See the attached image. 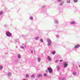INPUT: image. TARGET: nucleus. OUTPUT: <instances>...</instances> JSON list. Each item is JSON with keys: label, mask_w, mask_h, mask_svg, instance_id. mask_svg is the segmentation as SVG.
Wrapping results in <instances>:
<instances>
[{"label": "nucleus", "mask_w": 80, "mask_h": 80, "mask_svg": "<svg viewBox=\"0 0 80 80\" xmlns=\"http://www.w3.org/2000/svg\"><path fill=\"white\" fill-rule=\"evenodd\" d=\"M48 70L49 73H52V72H53V70L51 68H48Z\"/></svg>", "instance_id": "nucleus-1"}, {"label": "nucleus", "mask_w": 80, "mask_h": 80, "mask_svg": "<svg viewBox=\"0 0 80 80\" xmlns=\"http://www.w3.org/2000/svg\"><path fill=\"white\" fill-rule=\"evenodd\" d=\"M47 41L48 42V46H50V45H51V43H52L51 41L49 39H48L47 40Z\"/></svg>", "instance_id": "nucleus-2"}, {"label": "nucleus", "mask_w": 80, "mask_h": 80, "mask_svg": "<svg viewBox=\"0 0 80 80\" xmlns=\"http://www.w3.org/2000/svg\"><path fill=\"white\" fill-rule=\"evenodd\" d=\"M6 35L8 37H10L11 36V33L9 32H8L6 33Z\"/></svg>", "instance_id": "nucleus-3"}, {"label": "nucleus", "mask_w": 80, "mask_h": 80, "mask_svg": "<svg viewBox=\"0 0 80 80\" xmlns=\"http://www.w3.org/2000/svg\"><path fill=\"white\" fill-rule=\"evenodd\" d=\"M80 45L79 44H78L77 45H76L74 47V48H78L79 47H80Z\"/></svg>", "instance_id": "nucleus-4"}, {"label": "nucleus", "mask_w": 80, "mask_h": 80, "mask_svg": "<svg viewBox=\"0 0 80 80\" xmlns=\"http://www.w3.org/2000/svg\"><path fill=\"white\" fill-rule=\"evenodd\" d=\"M68 65V64H67L66 63V62L64 63V67H65L66 68H67V67Z\"/></svg>", "instance_id": "nucleus-5"}, {"label": "nucleus", "mask_w": 80, "mask_h": 80, "mask_svg": "<svg viewBox=\"0 0 80 80\" xmlns=\"http://www.w3.org/2000/svg\"><path fill=\"white\" fill-rule=\"evenodd\" d=\"M48 60H49V61H51V60H52V59H51V58H50V57L49 56H48Z\"/></svg>", "instance_id": "nucleus-6"}, {"label": "nucleus", "mask_w": 80, "mask_h": 80, "mask_svg": "<svg viewBox=\"0 0 80 80\" xmlns=\"http://www.w3.org/2000/svg\"><path fill=\"white\" fill-rule=\"evenodd\" d=\"M67 3H70V0H67Z\"/></svg>", "instance_id": "nucleus-7"}, {"label": "nucleus", "mask_w": 80, "mask_h": 80, "mask_svg": "<svg viewBox=\"0 0 80 80\" xmlns=\"http://www.w3.org/2000/svg\"><path fill=\"white\" fill-rule=\"evenodd\" d=\"M56 53V52H55V51H54L52 52V54L53 55L54 54H55V53Z\"/></svg>", "instance_id": "nucleus-8"}, {"label": "nucleus", "mask_w": 80, "mask_h": 80, "mask_svg": "<svg viewBox=\"0 0 80 80\" xmlns=\"http://www.w3.org/2000/svg\"><path fill=\"white\" fill-rule=\"evenodd\" d=\"M42 77V75L41 74H39L38 75V77Z\"/></svg>", "instance_id": "nucleus-9"}, {"label": "nucleus", "mask_w": 80, "mask_h": 80, "mask_svg": "<svg viewBox=\"0 0 80 80\" xmlns=\"http://www.w3.org/2000/svg\"><path fill=\"white\" fill-rule=\"evenodd\" d=\"M76 74H77V73L75 72H73V74L74 75H76Z\"/></svg>", "instance_id": "nucleus-10"}, {"label": "nucleus", "mask_w": 80, "mask_h": 80, "mask_svg": "<svg viewBox=\"0 0 80 80\" xmlns=\"http://www.w3.org/2000/svg\"><path fill=\"white\" fill-rule=\"evenodd\" d=\"M71 23V24H75V21H73Z\"/></svg>", "instance_id": "nucleus-11"}, {"label": "nucleus", "mask_w": 80, "mask_h": 80, "mask_svg": "<svg viewBox=\"0 0 80 80\" xmlns=\"http://www.w3.org/2000/svg\"><path fill=\"white\" fill-rule=\"evenodd\" d=\"M18 57L19 58H21V56H20V54L18 55Z\"/></svg>", "instance_id": "nucleus-12"}, {"label": "nucleus", "mask_w": 80, "mask_h": 80, "mask_svg": "<svg viewBox=\"0 0 80 80\" xmlns=\"http://www.w3.org/2000/svg\"><path fill=\"white\" fill-rule=\"evenodd\" d=\"M38 62H40V60H41V59H40V58H38Z\"/></svg>", "instance_id": "nucleus-13"}, {"label": "nucleus", "mask_w": 80, "mask_h": 80, "mask_svg": "<svg viewBox=\"0 0 80 80\" xmlns=\"http://www.w3.org/2000/svg\"><path fill=\"white\" fill-rule=\"evenodd\" d=\"M26 77L27 78H28V77H29V75H28V74H26Z\"/></svg>", "instance_id": "nucleus-14"}, {"label": "nucleus", "mask_w": 80, "mask_h": 80, "mask_svg": "<svg viewBox=\"0 0 80 80\" xmlns=\"http://www.w3.org/2000/svg\"><path fill=\"white\" fill-rule=\"evenodd\" d=\"M59 5H60V6H62V5H63V2H61V3L59 4Z\"/></svg>", "instance_id": "nucleus-15"}, {"label": "nucleus", "mask_w": 80, "mask_h": 80, "mask_svg": "<svg viewBox=\"0 0 80 80\" xmlns=\"http://www.w3.org/2000/svg\"><path fill=\"white\" fill-rule=\"evenodd\" d=\"M35 77V74L32 75L31 76V77H32V78H33Z\"/></svg>", "instance_id": "nucleus-16"}, {"label": "nucleus", "mask_w": 80, "mask_h": 80, "mask_svg": "<svg viewBox=\"0 0 80 80\" xmlns=\"http://www.w3.org/2000/svg\"><path fill=\"white\" fill-rule=\"evenodd\" d=\"M73 1L74 2L76 3L78 1V0H73Z\"/></svg>", "instance_id": "nucleus-17"}, {"label": "nucleus", "mask_w": 80, "mask_h": 80, "mask_svg": "<svg viewBox=\"0 0 80 80\" xmlns=\"http://www.w3.org/2000/svg\"><path fill=\"white\" fill-rule=\"evenodd\" d=\"M30 19V20H33V17H30L29 18Z\"/></svg>", "instance_id": "nucleus-18"}, {"label": "nucleus", "mask_w": 80, "mask_h": 80, "mask_svg": "<svg viewBox=\"0 0 80 80\" xmlns=\"http://www.w3.org/2000/svg\"><path fill=\"white\" fill-rule=\"evenodd\" d=\"M35 39L36 40H38L39 39V37H36Z\"/></svg>", "instance_id": "nucleus-19"}, {"label": "nucleus", "mask_w": 80, "mask_h": 80, "mask_svg": "<svg viewBox=\"0 0 80 80\" xmlns=\"http://www.w3.org/2000/svg\"><path fill=\"white\" fill-rule=\"evenodd\" d=\"M57 68L58 69H59V68H60V66H58L57 67Z\"/></svg>", "instance_id": "nucleus-20"}, {"label": "nucleus", "mask_w": 80, "mask_h": 80, "mask_svg": "<svg viewBox=\"0 0 80 80\" xmlns=\"http://www.w3.org/2000/svg\"><path fill=\"white\" fill-rule=\"evenodd\" d=\"M2 68H3V67H2V66L0 65V70H1V69H2Z\"/></svg>", "instance_id": "nucleus-21"}, {"label": "nucleus", "mask_w": 80, "mask_h": 80, "mask_svg": "<svg viewBox=\"0 0 80 80\" xmlns=\"http://www.w3.org/2000/svg\"><path fill=\"white\" fill-rule=\"evenodd\" d=\"M44 77H47V74H46V73L44 74Z\"/></svg>", "instance_id": "nucleus-22"}, {"label": "nucleus", "mask_w": 80, "mask_h": 80, "mask_svg": "<svg viewBox=\"0 0 80 80\" xmlns=\"http://www.w3.org/2000/svg\"><path fill=\"white\" fill-rule=\"evenodd\" d=\"M2 13H3V12L1 11L0 12V15H2Z\"/></svg>", "instance_id": "nucleus-23"}, {"label": "nucleus", "mask_w": 80, "mask_h": 80, "mask_svg": "<svg viewBox=\"0 0 80 80\" xmlns=\"http://www.w3.org/2000/svg\"><path fill=\"white\" fill-rule=\"evenodd\" d=\"M61 1L62 0H58V2H61Z\"/></svg>", "instance_id": "nucleus-24"}, {"label": "nucleus", "mask_w": 80, "mask_h": 80, "mask_svg": "<svg viewBox=\"0 0 80 80\" xmlns=\"http://www.w3.org/2000/svg\"><path fill=\"white\" fill-rule=\"evenodd\" d=\"M60 62H63V60H62V59L60 60Z\"/></svg>", "instance_id": "nucleus-25"}, {"label": "nucleus", "mask_w": 80, "mask_h": 80, "mask_svg": "<svg viewBox=\"0 0 80 80\" xmlns=\"http://www.w3.org/2000/svg\"><path fill=\"white\" fill-rule=\"evenodd\" d=\"M41 42H43V39H41Z\"/></svg>", "instance_id": "nucleus-26"}, {"label": "nucleus", "mask_w": 80, "mask_h": 80, "mask_svg": "<svg viewBox=\"0 0 80 80\" xmlns=\"http://www.w3.org/2000/svg\"><path fill=\"white\" fill-rule=\"evenodd\" d=\"M46 72L47 73H48V70H46Z\"/></svg>", "instance_id": "nucleus-27"}, {"label": "nucleus", "mask_w": 80, "mask_h": 80, "mask_svg": "<svg viewBox=\"0 0 80 80\" xmlns=\"http://www.w3.org/2000/svg\"><path fill=\"white\" fill-rule=\"evenodd\" d=\"M45 7V6H42V8H44Z\"/></svg>", "instance_id": "nucleus-28"}, {"label": "nucleus", "mask_w": 80, "mask_h": 80, "mask_svg": "<svg viewBox=\"0 0 80 80\" xmlns=\"http://www.w3.org/2000/svg\"><path fill=\"white\" fill-rule=\"evenodd\" d=\"M58 60H56V62H58Z\"/></svg>", "instance_id": "nucleus-29"}, {"label": "nucleus", "mask_w": 80, "mask_h": 80, "mask_svg": "<svg viewBox=\"0 0 80 80\" xmlns=\"http://www.w3.org/2000/svg\"><path fill=\"white\" fill-rule=\"evenodd\" d=\"M8 75H11V74H10V73H9Z\"/></svg>", "instance_id": "nucleus-30"}, {"label": "nucleus", "mask_w": 80, "mask_h": 80, "mask_svg": "<svg viewBox=\"0 0 80 80\" xmlns=\"http://www.w3.org/2000/svg\"><path fill=\"white\" fill-rule=\"evenodd\" d=\"M79 67H80V66H79Z\"/></svg>", "instance_id": "nucleus-31"}]
</instances>
